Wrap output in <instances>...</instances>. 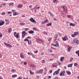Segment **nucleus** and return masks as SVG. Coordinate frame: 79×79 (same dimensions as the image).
<instances>
[{
	"mask_svg": "<svg viewBox=\"0 0 79 79\" xmlns=\"http://www.w3.org/2000/svg\"><path fill=\"white\" fill-rule=\"evenodd\" d=\"M5 21L6 22H8V19H5Z\"/></svg>",
	"mask_w": 79,
	"mask_h": 79,
	"instance_id": "obj_55",
	"label": "nucleus"
},
{
	"mask_svg": "<svg viewBox=\"0 0 79 79\" xmlns=\"http://www.w3.org/2000/svg\"><path fill=\"white\" fill-rule=\"evenodd\" d=\"M42 72H43V69H41L40 70H37L36 72V74H41V73H42Z\"/></svg>",
	"mask_w": 79,
	"mask_h": 79,
	"instance_id": "obj_5",
	"label": "nucleus"
},
{
	"mask_svg": "<svg viewBox=\"0 0 79 79\" xmlns=\"http://www.w3.org/2000/svg\"><path fill=\"white\" fill-rule=\"evenodd\" d=\"M8 13L9 15L10 14H11V12H10V11L8 12Z\"/></svg>",
	"mask_w": 79,
	"mask_h": 79,
	"instance_id": "obj_50",
	"label": "nucleus"
},
{
	"mask_svg": "<svg viewBox=\"0 0 79 79\" xmlns=\"http://www.w3.org/2000/svg\"><path fill=\"white\" fill-rule=\"evenodd\" d=\"M55 42L56 44H54V47H59V43H58V41H55Z\"/></svg>",
	"mask_w": 79,
	"mask_h": 79,
	"instance_id": "obj_10",
	"label": "nucleus"
},
{
	"mask_svg": "<svg viewBox=\"0 0 79 79\" xmlns=\"http://www.w3.org/2000/svg\"><path fill=\"white\" fill-rule=\"evenodd\" d=\"M64 73H65V71H62L60 74V76H63V75H64Z\"/></svg>",
	"mask_w": 79,
	"mask_h": 79,
	"instance_id": "obj_12",
	"label": "nucleus"
},
{
	"mask_svg": "<svg viewBox=\"0 0 79 79\" xmlns=\"http://www.w3.org/2000/svg\"><path fill=\"white\" fill-rule=\"evenodd\" d=\"M74 66H77V63H74Z\"/></svg>",
	"mask_w": 79,
	"mask_h": 79,
	"instance_id": "obj_43",
	"label": "nucleus"
},
{
	"mask_svg": "<svg viewBox=\"0 0 79 79\" xmlns=\"http://www.w3.org/2000/svg\"><path fill=\"white\" fill-rule=\"evenodd\" d=\"M64 57H60V61H63V59H64Z\"/></svg>",
	"mask_w": 79,
	"mask_h": 79,
	"instance_id": "obj_25",
	"label": "nucleus"
},
{
	"mask_svg": "<svg viewBox=\"0 0 79 79\" xmlns=\"http://www.w3.org/2000/svg\"><path fill=\"white\" fill-rule=\"evenodd\" d=\"M58 37V35H56L55 37V41H56L57 39V37Z\"/></svg>",
	"mask_w": 79,
	"mask_h": 79,
	"instance_id": "obj_30",
	"label": "nucleus"
},
{
	"mask_svg": "<svg viewBox=\"0 0 79 79\" xmlns=\"http://www.w3.org/2000/svg\"><path fill=\"white\" fill-rule=\"evenodd\" d=\"M20 25H21V26H24L25 25V23H20Z\"/></svg>",
	"mask_w": 79,
	"mask_h": 79,
	"instance_id": "obj_31",
	"label": "nucleus"
},
{
	"mask_svg": "<svg viewBox=\"0 0 79 79\" xmlns=\"http://www.w3.org/2000/svg\"><path fill=\"white\" fill-rule=\"evenodd\" d=\"M37 52H38V51H36L34 52V53H37Z\"/></svg>",
	"mask_w": 79,
	"mask_h": 79,
	"instance_id": "obj_47",
	"label": "nucleus"
},
{
	"mask_svg": "<svg viewBox=\"0 0 79 79\" xmlns=\"http://www.w3.org/2000/svg\"><path fill=\"white\" fill-rule=\"evenodd\" d=\"M66 72L67 74H68V75H70L71 74V72L69 71H66Z\"/></svg>",
	"mask_w": 79,
	"mask_h": 79,
	"instance_id": "obj_27",
	"label": "nucleus"
},
{
	"mask_svg": "<svg viewBox=\"0 0 79 79\" xmlns=\"http://www.w3.org/2000/svg\"><path fill=\"white\" fill-rule=\"evenodd\" d=\"M28 33H29V34H33V33H34V31H33L32 30H31V31H28Z\"/></svg>",
	"mask_w": 79,
	"mask_h": 79,
	"instance_id": "obj_16",
	"label": "nucleus"
},
{
	"mask_svg": "<svg viewBox=\"0 0 79 79\" xmlns=\"http://www.w3.org/2000/svg\"><path fill=\"white\" fill-rule=\"evenodd\" d=\"M53 59H52V58L50 59V61H53Z\"/></svg>",
	"mask_w": 79,
	"mask_h": 79,
	"instance_id": "obj_58",
	"label": "nucleus"
},
{
	"mask_svg": "<svg viewBox=\"0 0 79 79\" xmlns=\"http://www.w3.org/2000/svg\"><path fill=\"white\" fill-rule=\"evenodd\" d=\"M14 35L15 37H16V38H17V39H18V38H19V33H17L16 32H15L14 33Z\"/></svg>",
	"mask_w": 79,
	"mask_h": 79,
	"instance_id": "obj_1",
	"label": "nucleus"
},
{
	"mask_svg": "<svg viewBox=\"0 0 79 79\" xmlns=\"http://www.w3.org/2000/svg\"><path fill=\"white\" fill-rule=\"evenodd\" d=\"M29 21H31L32 23H34L35 24L36 23H36V21H35V20H34L32 18H30V19H29Z\"/></svg>",
	"mask_w": 79,
	"mask_h": 79,
	"instance_id": "obj_4",
	"label": "nucleus"
},
{
	"mask_svg": "<svg viewBox=\"0 0 79 79\" xmlns=\"http://www.w3.org/2000/svg\"><path fill=\"white\" fill-rule=\"evenodd\" d=\"M43 34H45V35H47V33L45 31H44Z\"/></svg>",
	"mask_w": 79,
	"mask_h": 79,
	"instance_id": "obj_45",
	"label": "nucleus"
},
{
	"mask_svg": "<svg viewBox=\"0 0 79 79\" xmlns=\"http://www.w3.org/2000/svg\"><path fill=\"white\" fill-rule=\"evenodd\" d=\"M25 36V35H22V37L23 38H24Z\"/></svg>",
	"mask_w": 79,
	"mask_h": 79,
	"instance_id": "obj_56",
	"label": "nucleus"
},
{
	"mask_svg": "<svg viewBox=\"0 0 79 79\" xmlns=\"http://www.w3.org/2000/svg\"><path fill=\"white\" fill-rule=\"evenodd\" d=\"M71 36L72 37H75V35H74V33L73 34H72L71 35Z\"/></svg>",
	"mask_w": 79,
	"mask_h": 79,
	"instance_id": "obj_35",
	"label": "nucleus"
},
{
	"mask_svg": "<svg viewBox=\"0 0 79 79\" xmlns=\"http://www.w3.org/2000/svg\"><path fill=\"white\" fill-rule=\"evenodd\" d=\"M20 56L21 58H24V56L23 55V53H21L20 54Z\"/></svg>",
	"mask_w": 79,
	"mask_h": 79,
	"instance_id": "obj_23",
	"label": "nucleus"
},
{
	"mask_svg": "<svg viewBox=\"0 0 79 79\" xmlns=\"http://www.w3.org/2000/svg\"><path fill=\"white\" fill-rule=\"evenodd\" d=\"M51 55L52 56H54L55 55L54 54H51Z\"/></svg>",
	"mask_w": 79,
	"mask_h": 79,
	"instance_id": "obj_62",
	"label": "nucleus"
},
{
	"mask_svg": "<svg viewBox=\"0 0 79 79\" xmlns=\"http://www.w3.org/2000/svg\"><path fill=\"white\" fill-rule=\"evenodd\" d=\"M58 65H60V63L58 61H57L56 62V64L53 66V67H54V68H56V67H57V66Z\"/></svg>",
	"mask_w": 79,
	"mask_h": 79,
	"instance_id": "obj_7",
	"label": "nucleus"
},
{
	"mask_svg": "<svg viewBox=\"0 0 79 79\" xmlns=\"http://www.w3.org/2000/svg\"><path fill=\"white\" fill-rule=\"evenodd\" d=\"M72 42L74 43V44H79V41L77 40V38L74 39V40Z\"/></svg>",
	"mask_w": 79,
	"mask_h": 79,
	"instance_id": "obj_2",
	"label": "nucleus"
},
{
	"mask_svg": "<svg viewBox=\"0 0 79 79\" xmlns=\"http://www.w3.org/2000/svg\"><path fill=\"white\" fill-rule=\"evenodd\" d=\"M28 55H31V56H32V55H33L32 54V53L30 52H28L27 53Z\"/></svg>",
	"mask_w": 79,
	"mask_h": 79,
	"instance_id": "obj_29",
	"label": "nucleus"
},
{
	"mask_svg": "<svg viewBox=\"0 0 79 79\" xmlns=\"http://www.w3.org/2000/svg\"><path fill=\"white\" fill-rule=\"evenodd\" d=\"M41 24H45V22L44 21H43L42 22H41Z\"/></svg>",
	"mask_w": 79,
	"mask_h": 79,
	"instance_id": "obj_46",
	"label": "nucleus"
},
{
	"mask_svg": "<svg viewBox=\"0 0 79 79\" xmlns=\"http://www.w3.org/2000/svg\"><path fill=\"white\" fill-rule=\"evenodd\" d=\"M37 40L38 41L39 40H40V41H41V40L40 39V38H38L37 39Z\"/></svg>",
	"mask_w": 79,
	"mask_h": 79,
	"instance_id": "obj_57",
	"label": "nucleus"
},
{
	"mask_svg": "<svg viewBox=\"0 0 79 79\" xmlns=\"http://www.w3.org/2000/svg\"><path fill=\"white\" fill-rule=\"evenodd\" d=\"M12 11H13V13H14L13 14V16H15V15H18L19 13L18 12H15V10H12Z\"/></svg>",
	"mask_w": 79,
	"mask_h": 79,
	"instance_id": "obj_9",
	"label": "nucleus"
},
{
	"mask_svg": "<svg viewBox=\"0 0 79 79\" xmlns=\"http://www.w3.org/2000/svg\"><path fill=\"white\" fill-rule=\"evenodd\" d=\"M11 77L12 78H14V77H17V75L16 74L15 75H13Z\"/></svg>",
	"mask_w": 79,
	"mask_h": 79,
	"instance_id": "obj_20",
	"label": "nucleus"
},
{
	"mask_svg": "<svg viewBox=\"0 0 79 79\" xmlns=\"http://www.w3.org/2000/svg\"><path fill=\"white\" fill-rule=\"evenodd\" d=\"M4 44L5 45H7L8 44H6V43H4Z\"/></svg>",
	"mask_w": 79,
	"mask_h": 79,
	"instance_id": "obj_53",
	"label": "nucleus"
},
{
	"mask_svg": "<svg viewBox=\"0 0 79 79\" xmlns=\"http://www.w3.org/2000/svg\"><path fill=\"white\" fill-rule=\"evenodd\" d=\"M60 71V69H58V70L55 71L54 73H53V75L54 76H55V75H56V74H59V72Z\"/></svg>",
	"mask_w": 79,
	"mask_h": 79,
	"instance_id": "obj_3",
	"label": "nucleus"
},
{
	"mask_svg": "<svg viewBox=\"0 0 79 79\" xmlns=\"http://www.w3.org/2000/svg\"><path fill=\"white\" fill-rule=\"evenodd\" d=\"M73 60H74V58L71 57V58H70L69 61H70V62H71Z\"/></svg>",
	"mask_w": 79,
	"mask_h": 79,
	"instance_id": "obj_28",
	"label": "nucleus"
},
{
	"mask_svg": "<svg viewBox=\"0 0 79 79\" xmlns=\"http://www.w3.org/2000/svg\"><path fill=\"white\" fill-rule=\"evenodd\" d=\"M74 34L75 35V36L76 35H79V32L77 31L76 32H74Z\"/></svg>",
	"mask_w": 79,
	"mask_h": 79,
	"instance_id": "obj_18",
	"label": "nucleus"
},
{
	"mask_svg": "<svg viewBox=\"0 0 79 79\" xmlns=\"http://www.w3.org/2000/svg\"><path fill=\"white\" fill-rule=\"evenodd\" d=\"M7 46L9 48H10L12 47V46L10 44H8Z\"/></svg>",
	"mask_w": 79,
	"mask_h": 79,
	"instance_id": "obj_22",
	"label": "nucleus"
},
{
	"mask_svg": "<svg viewBox=\"0 0 79 79\" xmlns=\"http://www.w3.org/2000/svg\"><path fill=\"white\" fill-rule=\"evenodd\" d=\"M14 3H12V2H10V3H9V5L10 6H13V5Z\"/></svg>",
	"mask_w": 79,
	"mask_h": 79,
	"instance_id": "obj_32",
	"label": "nucleus"
},
{
	"mask_svg": "<svg viewBox=\"0 0 79 79\" xmlns=\"http://www.w3.org/2000/svg\"><path fill=\"white\" fill-rule=\"evenodd\" d=\"M30 68L31 69H32V70H34L36 69V67H35L34 66V65H30Z\"/></svg>",
	"mask_w": 79,
	"mask_h": 79,
	"instance_id": "obj_6",
	"label": "nucleus"
},
{
	"mask_svg": "<svg viewBox=\"0 0 79 79\" xmlns=\"http://www.w3.org/2000/svg\"><path fill=\"white\" fill-rule=\"evenodd\" d=\"M41 63H45V60H42L41 61Z\"/></svg>",
	"mask_w": 79,
	"mask_h": 79,
	"instance_id": "obj_39",
	"label": "nucleus"
},
{
	"mask_svg": "<svg viewBox=\"0 0 79 79\" xmlns=\"http://www.w3.org/2000/svg\"><path fill=\"white\" fill-rule=\"evenodd\" d=\"M48 79H51V76H49L48 77Z\"/></svg>",
	"mask_w": 79,
	"mask_h": 79,
	"instance_id": "obj_48",
	"label": "nucleus"
},
{
	"mask_svg": "<svg viewBox=\"0 0 79 79\" xmlns=\"http://www.w3.org/2000/svg\"><path fill=\"white\" fill-rule=\"evenodd\" d=\"M62 39L63 41H66V40H68V38L66 36H65L64 37L62 38Z\"/></svg>",
	"mask_w": 79,
	"mask_h": 79,
	"instance_id": "obj_8",
	"label": "nucleus"
},
{
	"mask_svg": "<svg viewBox=\"0 0 79 79\" xmlns=\"http://www.w3.org/2000/svg\"><path fill=\"white\" fill-rule=\"evenodd\" d=\"M18 8H22L23 7V5H19V6H18Z\"/></svg>",
	"mask_w": 79,
	"mask_h": 79,
	"instance_id": "obj_33",
	"label": "nucleus"
},
{
	"mask_svg": "<svg viewBox=\"0 0 79 79\" xmlns=\"http://www.w3.org/2000/svg\"><path fill=\"white\" fill-rule=\"evenodd\" d=\"M48 23V20H46V21H44L45 24H46V23Z\"/></svg>",
	"mask_w": 79,
	"mask_h": 79,
	"instance_id": "obj_34",
	"label": "nucleus"
},
{
	"mask_svg": "<svg viewBox=\"0 0 79 79\" xmlns=\"http://www.w3.org/2000/svg\"><path fill=\"white\" fill-rule=\"evenodd\" d=\"M22 34V35H27V32H26V31H23Z\"/></svg>",
	"mask_w": 79,
	"mask_h": 79,
	"instance_id": "obj_14",
	"label": "nucleus"
},
{
	"mask_svg": "<svg viewBox=\"0 0 79 79\" xmlns=\"http://www.w3.org/2000/svg\"><path fill=\"white\" fill-rule=\"evenodd\" d=\"M50 15L51 16H52V17H53V15L52 13L50 14Z\"/></svg>",
	"mask_w": 79,
	"mask_h": 79,
	"instance_id": "obj_54",
	"label": "nucleus"
},
{
	"mask_svg": "<svg viewBox=\"0 0 79 79\" xmlns=\"http://www.w3.org/2000/svg\"><path fill=\"white\" fill-rule=\"evenodd\" d=\"M59 34V36H61V34L60 33H58Z\"/></svg>",
	"mask_w": 79,
	"mask_h": 79,
	"instance_id": "obj_61",
	"label": "nucleus"
},
{
	"mask_svg": "<svg viewBox=\"0 0 79 79\" xmlns=\"http://www.w3.org/2000/svg\"><path fill=\"white\" fill-rule=\"evenodd\" d=\"M33 31H36L37 29L35 27L33 28Z\"/></svg>",
	"mask_w": 79,
	"mask_h": 79,
	"instance_id": "obj_42",
	"label": "nucleus"
},
{
	"mask_svg": "<svg viewBox=\"0 0 79 79\" xmlns=\"http://www.w3.org/2000/svg\"><path fill=\"white\" fill-rule=\"evenodd\" d=\"M67 17H68V18H71V15H67Z\"/></svg>",
	"mask_w": 79,
	"mask_h": 79,
	"instance_id": "obj_41",
	"label": "nucleus"
},
{
	"mask_svg": "<svg viewBox=\"0 0 79 79\" xmlns=\"http://www.w3.org/2000/svg\"><path fill=\"white\" fill-rule=\"evenodd\" d=\"M24 42H26V41H29V40L27 39V38L25 39L24 40Z\"/></svg>",
	"mask_w": 79,
	"mask_h": 79,
	"instance_id": "obj_36",
	"label": "nucleus"
},
{
	"mask_svg": "<svg viewBox=\"0 0 79 79\" xmlns=\"http://www.w3.org/2000/svg\"><path fill=\"white\" fill-rule=\"evenodd\" d=\"M9 23L10 22H9V21H8L7 22V23H6V24H9Z\"/></svg>",
	"mask_w": 79,
	"mask_h": 79,
	"instance_id": "obj_52",
	"label": "nucleus"
},
{
	"mask_svg": "<svg viewBox=\"0 0 79 79\" xmlns=\"http://www.w3.org/2000/svg\"><path fill=\"white\" fill-rule=\"evenodd\" d=\"M69 26H73V27L74 26H76V24H74V23H69Z\"/></svg>",
	"mask_w": 79,
	"mask_h": 79,
	"instance_id": "obj_13",
	"label": "nucleus"
},
{
	"mask_svg": "<svg viewBox=\"0 0 79 79\" xmlns=\"http://www.w3.org/2000/svg\"><path fill=\"white\" fill-rule=\"evenodd\" d=\"M11 72H14L15 71V70L14 69H12L11 70Z\"/></svg>",
	"mask_w": 79,
	"mask_h": 79,
	"instance_id": "obj_63",
	"label": "nucleus"
},
{
	"mask_svg": "<svg viewBox=\"0 0 79 79\" xmlns=\"http://www.w3.org/2000/svg\"><path fill=\"white\" fill-rule=\"evenodd\" d=\"M56 0H53V3H56Z\"/></svg>",
	"mask_w": 79,
	"mask_h": 79,
	"instance_id": "obj_44",
	"label": "nucleus"
},
{
	"mask_svg": "<svg viewBox=\"0 0 79 79\" xmlns=\"http://www.w3.org/2000/svg\"><path fill=\"white\" fill-rule=\"evenodd\" d=\"M31 37H29V36H28L27 37V39H31Z\"/></svg>",
	"mask_w": 79,
	"mask_h": 79,
	"instance_id": "obj_51",
	"label": "nucleus"
},
{
	"mask_svg": "<svg viewBox=\"0 0 79 79\" xmlns=\"http://www.w3.org/2000/svg\"><path fill=\"white\" fill-rule=\"evenodd\" d=\"M38 42H39V43H41V42H42V40H41V41L39 40L38 41Z\"/></svg>",
	"mask_w": 79,
	"mask_h": 79,
	"instance_id": "obj_59",
	"label": "nucleus"
},
{
	"mask_svg": "<svg viewBox=\"0 0 79 79\" xmlns=\"http://www.w3.org/2000/svg\"><path fill=\"white\" fill-rule=\"evenodd\" d=\"M25 30L26 31H28V28H25Z\"/></svg>",
	"mask_w": 79,
	"mask_h": 79,
	"instance_id": "obj_49",
	"label": "nucleus"
},
{
	"mask_svg": "<svg viewBox=\"0 0 79 79\" xmlns=\"http://www.w3.org/2000/svg\"><path fill=\"white\" fill-rule=\"evenodd\" d=\"M12 31V30L11 29V28L10 27L8 29V32L10 33Z\"/></svg>",
	"mask_w": 79,
	"mask_h": 79,
	"instance_id": "obj_17",
	"label": "nucleus"
},
{
	"mask_svg": "<svg viewBox=\"0 0 79 79\" xmlns=\"http://www.w3.org/2000/svg\"><path fill=\"white\" fill-rule=\"evenodd\" d=\"M23 64H24L25 66H26V65H27V62H23Z\"/></svg>",
	"mask_w": 79,
	"mask_h": 79,
	"instance_id": "obj_37",
	"label": "nucleus"
},
{
	"mask_svg": "<svg viewBox=\"0 0 79 79\" xmlns=\"http://www.w3.org/2000/svg\"><path fill=\"white\" fill-rule=\"evenodd\" d=\"M2 34H0V37H2Z\"/></svg>",
	"mask_w": 79,
	"mask_h": 79,
	"instance_id": "obj_64",
	"label": "nucleus"
},
{
	"mask_svg": "<svg viewBox=\"0 0 79 79\" xmlns=\"http://www.w3.org/2000/svg\"><path fill=\"white\" fill-rule=\"evenodd\" d=\"M76 54H79V51H77L76 52Z\"/></svg>",
	"mask_w": 79,
	"mask_h": 79,
	"instance_id": "obj_40",
	"label": "nucleus"
},
{
	"mask_svg": "<svg viewBox=\"0 0 79 79\" xmlns=\"http://www.w3.org/2000/svg\"><path fill=\"white\" fill-rule=\"evenodd\" d=\"M72 66H73V63H72L68 65L67 66L68 68H71Z\"/></svg>",
	"mask_w": 79,
	"mask_h": 79,
	"instance_id": "obj_15",
	"label": "nucleus"
},
{
	"mask_svg": "<svg viewBox=\"0 0 79 79\" xmlns=\"http://www.w3.org/2000/svg\"><path fill=\"white\" fill-rule=\"evenodd\" d=\"M29 72L31 75H33L34 74V73L32 72V71L31 70H30Z\"/></svg>",
	"mask_w": 79,
	"mask_h": 79,
	"instance_id": "obj_24",
	"label": "nucleus"
},
{
	"mask_svg": "<svg viewBox=\"0 0 79 79\" xmlns=\"http://www.w3.org/2000/svg\"><path fill=\"white\" fill-rule=\"evenodd\" d=\"M28 45H31L32 44V42L31 41H28Z\"/></svg>",
	"mask_w": 79,
	"mask_h": 79,
	"instance_id": "obj_19",
	"label": "nucleus"
},
{
	"mask_svg": "<svg viewBox=\"0 0 79 79\" xmlns=\"http://www.w3.org/2000/svg\"><path fill=\"white\" fill-rule=\"evenodd\" d=\"M6 15V13L5 12H3L2 13V15H3V16H5Z\"/></svg>",
	"mask_w": 79,
	"mask_h": 79,
	"instance_id": "obj_38",
	"label": "nucleus"
},
{
	"mask_svg": "<svg viewBox=\"0 0 79 79\" xmlns=\"http://www.w3.org/2000/svg\"><path fill=\"white\" fill-rule=\"evenodd\" d=\"M46 26H52V23H48V24H46Z\"/></svg>",
	"mask_w": 79,
	"mask_h": 79,
	"instance_id": "obj_26",
	"label": "nucleus"
},
{
	"mask_svg": "<svg viewBox=\"0 0 79 79\" xmlns=\"http://www.w3.org/2000/svg\"><path fill=\"white\" fill-rule=\"evenodd\" d=\"M2 5H3V6H5V5H6V3H4L2 4Z\"/></svg>",
	"mask_w": 79,
	"mask_h": 79,
	"instance_id": "obj_60",
	"label": "nucleus"
},
{
	"mask_svg": "<svg viewBox=\"0 0 79 79\" xmlns=\"http://www.w3.org/2000/svg\"><path fill=\"white\" fill-rule=\"evenodd\" d=\"M5 24V22L2 20H0V26H3Z\"/></svg>",
	"mask_w": 79,
	"mask_h": 79,
	"instance_id": "obj_11",
	"label": "nucleus"
},
{
	"mask_svg": "<svg viewBox=\"0 0 79 79\" xmlns=\"http://www.w3.org/2000/svg\"><path fill=\"white\" fill-rule=\"evenodd\" d=\"M71 47H70L69 46L68 47V52H69L70 50H71Z\"/></svg>",
	"mask_w": 79,
	"mask_h": 79,
	"instance_id": "obj_21",
	"label": "nucleus"
}]
</instances>
